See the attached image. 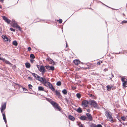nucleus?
Returning a JSON list of instances; mask_svg holds the SVG:
<instances>
[{
	"label": "nucleus",
	"instance_id": "4d7b16f0",
	"mask_svg": "<svg viewBox=\"0 0 127 127\" xmlns=\"http://www.w3.org/2000/svg\"><path fill=\"white\" fill-rule=\"evenodd\" d=\"M112 77H110L109 78L110 79H112Z\"/></svg>",
	"mask_w": 127,
	"mask_h": 127
},
{
	"label": "nucleus",
	"instance_id": "a211bd4d",
	"mask_svg": "<svg viewBox=\"0 0 127 127\" xmlns=\"http://www.w3.org/2000/svg\"><path fill=\"white\" fill-rule=\"evenodd\" d=\"M68 118L70 120L74 121L75 120V118L72 116L69 115L68 116Z\"/></svg>",
	"mask_w": 127,
	"mask_h": 127
},
{
	"label": "nucleus",
	"instance_id": "0e129e2a",
	"mask_svg": "<svg viewBox=\"0 0 127 127\" xmlns=\"http://www.w3.org/2000/svg\"><path fill=\"white\" fill-rule=\"evenodd\" d=\"M1 55L0 54V56H1Z\"/></svg>",
	"mask_w": 127,
	"mask_h": 127
},
{
	"label": "nucleus",
	"instance_id": "b1692460",
	"mask_svg": "<svg viewBox=\"0 0 127 127\" xmlns=\"http://www.w3.org/2000/svg\"><path fill=\"white\" fill-rule=\"evenodd\" d=\"M62 92V93L64 95H66L67 93L66 90L65 89L63 90Z\"/></svg>",
	"mask_w": 127,
	"mask_h": 127
},
{
	"label": "nucleus",
	"instance_id": "6e6d98bb",
	"mask_svg": "<svg viewBox=\"0 0 127 127\" xmlns=\"http://www.w3.org/2000/svg\"><path fill=\"white\" fill-rule=\"evenodd\" d=\"M0 8H2V7H1V6L0 5Z\"/></svg>",
	"mask_w": 127,
	"mask_h": 127
},
{
	"label": "nucleus",
	"instance_id": "cd10ccee",
	"mask_svg": "<svg viewBox=\"0 0 127 127\" xmlns=\"http://www.w3.org/2000/svg\"><path fill=\"white\" fill-rule=\"evenodd\" d=\"M76 96L77 98H80L81 97V95L79 93H77L76 94Z\"/></svg>",
	"mask_w": 127,
	"mask_h": 127
},
{
	"label": "nucleus",
	"instance_id": "052dcab7",
	"mask_svg": "<svg viewBox=\"0 0 127 127\" xmlns=\"http://www.w3.org/2000/svg\"><path fill=\"white\" fill-rule=\"evenodd\" d=\"M80 63H81L82 64H83V63L82 62H81Z\"/></svg>",
	"mask_w": 127,
	"mask_h": 127
},
{
	"label": "nucleus",
	"instance_id": "a878e982",
	"mask_svg": "<svg viewBox=\"0 0 127 127\" xmlns=\"http://www.w3.org/2000/svg\"><path fill=\"white\" fill-rule=\"evenodd\" d=\"M56 85L57 86H60L61 85V82L60 81H58L56 83Z\"/></svg>",
	"mask_w": 127,
	"mask_h": 127
},
{
	"label": "nucleus",
	"instance_id": "603ef678",
	"mask_svg": "<svg viewBox=\"0 0 127 127\" xmlns=\"http://www.w3.org/2000/svg\"><path fill=\"white\" fill-rule=\"evenodd\" d=\"M112 74V78H113L114 77L113 75Z\"/></svg>",
	"mask_w": 127,
	"mask_h": 127
},
{
	"label": "nucleus",
	"instance_id": "412c9836",
	"mask_svg": "<svg viewBox=\"0 0 127 127\" xmlns=\"http://www.w3.org/2000/svg\"><path fill=\"white\" fill-rule=\"evenodd\" d=\"M26 67L27 68H29L31 67L30 64L29 63H26L25 64Z\"/></svg>",
	"mask_w": 127,
	"mask_h": 127
},
{
	"label": "nucleus",
	"instance_id": "f8f14e48",
	"mask_svg": "<svg viewBox=\"0 0 127 127\" xmlns=\"http://www.w3.org/2000/svg\"><path fill=\"white\" fill-rule=\"evenodd\" d=\"M46 60L47 61H48L50 64H53L54 63V61L49 58H48L46 59Z\"/></svg>",
	"mask_w": 127,
	"mask_h": 127
},
{
	"label": "nucleus",
	"instance_id": "8fccbe9b",
	"mask_svg": "<svg viewBox=\"0 0 127 127\" xmlns=\"http://www.w3.org/2000/svg\"><path fill=\"white\" fill-rule=\"evenodd\" d=\"M23 90L24 91H26L27 90V89H26V88H23Z\"/></svg>",
	"mask_w": 127,
	"mask_h": 127
},
{
	"label": "nucleus",
	"instance_id": "2eb2a0df",
	"mask_svg": "<svg viewBox=\"0 0 127 127\" xmlns=\"http://www.w3.org/2000/svg\"><path fill=\"white\" fill-rule=\"evenodd\" d=\"M6 102H4L3 104L1 105V109L5 110L6 108Z\"/></svg>",
	"mask_w": 127,
	"mask_h": 127
},
{
	"label": "nucleus",
	"instance_id": "6ab92c4d",
	"mask_svg": "<svg viewBox=\"0 0 127 127\" xmlns=\"http://www.w3.org/2000/svg\"><path fill=\"white\" fill-rule=\"evenodd\" d=\"M90 65L91 67L92 68H93L96 66V65L95 64L91 63Z\"/></svg>",
	"mask_w": 127,
	"mask_h": 127
},
{
	"label": "nucleus",
	"instance_id": "09e8293b",
	"mask_svg": "<svg viewBox=\"0 0 127 127\" xmlns=\"http://www.w3.org/2000/svg\"><path fill=\"white\" fill-rule=\"evenodd\" d=\"M28 79H30L31 80H32V78L31 77H28Z\"/></svg>",
	"mask_w": 127,
	"mask_h": 127
},
{
	"label": "nucleus",
	"instance_id": "7c9ffc66",
	"mask_svg": "<svg viewBox=\"0 0 127 127\" xmlns=\"http://www.w3.org/2000/svg\"><path fill=\"white\" fill-rule=\"evenodd\" d=\"M121 119L125 121V120L126 119V118L125 117H124V116H123L121 117Z\"/></svg>",
	"mask_w": 127,
	"mask_h": 127
},
{
	"label": "nucleus",
	"instance_id": "f03ea898",
	"mask_svg": "<svg viewBox=\"0 0 127 127\" xmlns=\"http://www.w3.org/2000/svg\"><path fill=\"white\" fill-rule=\"evenodd\" d=\"M89 104L95 108H98V104L94 100H90L89 102Z\"/></svg>",
	"mask_w": 127,
	"mask_h": 127
},
{
	"label": "nucleus",
	"instance_id": "1a4fd4ad",
	"mask_svg": "<svg viewBox=\"0 0 127 127\" xmlns=\"http://www.w3.org/2000/svg\"><path fill=\"white\" fill-rule=\"evenodd\" d=\"M55 92L56 93V95L58 96V97L59 98H62V96L61 95L60 93L57 90L55 91Z\"/></svg>",
	"mask_w": 127,
	"mask_h": 127
},
{
	"label": "nucleus",
	"instance_id": "bb28decb",
	"mask_svg": "<svg viewBox=\"0 0 127 127\" xmlns=\"http://www.w3.org/2000/svg\"><path fill=\"white\" fill-rule=\"evenodd\" d=\"M78 124L79 127H83L84 125H82L80 122H79Z\"/></svg>",
	"mask_w": 127,
	"mask_h": 127
},
{
	"label": "nucleus",
	"instance_id": "ddd939ff",
	"mask_svg": "<svg viewBox=\"0 0 127 127\" xmlns=\"http://www.w3.org/2000/svg\"><path fill=\"white\" fill-rule=\"evenodd\" d=\"M73 63L75 65H78L80 63V61L78 60H75L73 61Z\"/></svg>",
	"mask_w": 127,
	"mask_h": 127
},
{
	"label": "nucleus",
	"instance_id": "20e7f679",
	"mask_svg": "<svg viewBox=\"0 0 127 127\" xmlns=\"http://www.w3.org/2000/svg\"><path fill=\"white\" fill-rule=\"evenodd\" d=\"M51 103L55 108L57 109L59 111L61 110V108L59 106L58 104L57 103L52 101L51 102Z\"/></svg>",
	"mask_w": 127,
	"mask_h": 127
},
{
	"label": "nucleus",
	"instance_id": "f257e3e1",
	"mask_svg": "<svg viewBox=\"0 0 127 127\" xmlns=\"http://www.w3.org/2000/svg\"><path fill=\"white\" fill-rule=\"evenodd\" d=\"M105 114L107 119H109V121H110L112 123L114 122L113 119L111 116V114L109 111H106Z\"/></svg>",
	"mask_w": 127,
	"mask_h": 127
},
{
	"label": "nucleus",
	"instance_id": "c756f323",
	"mask_svg": "<svg viewBox=\"0 0 127 127\" xmlns=\"http://www.w3.org/2000/svg\"><path fill=\"white\" fill-rule=\"evenodd\" d=\"M54 66H50V67L49 70H54Z\"/></svg>",
	"mask_w": 127,
	"mask_h": 127
},
{
	"label": "nucleus",
	"instance_id": "9b49d317",
	"mask_svg": "<svg viewBox=\"0 0 127 127\" xmlns=\"http://www.w3.org/2000/svg\"><path fill=\"white\" fill-rule=\"evenodd\" d=\"M79 118L81 120H82L88 121L87 117H86L85 116H81Z\"/></svg>",
	"mask_w": 127,
	"mask_h": 127
},
{
	"label": "nucleus",
	"instance_id": "72a5a7b5",
	"mask_svg": "<svg viewBox=\"0 0 127 127\" xmlns=\"http://www.w3.org/2000/svg\"><path fill=\"white\" fill-rule=\"evenodd\" d=\"M46 100L47 101L50 102V103L51 101H52L51 99L49 98H47Z\"/></svg>",
	"mask_w": 127,
	"mask_h": 127
},
{
	"label": "nucleus",
	"instance_id": "f3484780",
	"mask_svg": "<svg viewBox=\"0 0 127 127\" xmlns=\"http://www.w3.org/2000/svg\"><path fill=\"white\" fill-rule=\"evenodd\" d=\"M2 37L5 41H7L8 40V38L5 36L2 35Z\"/></svg>",
	"mask_w": 127,
	"mask_h": 127
},
{
	"label": "nucleus",
	"instance_id": "de8ad7c7",
	"mask_svg": "<svg viewBox=\"0 0 127 127\" xmlns=\"http://www.w3.org/2000/svg\"><path fill=\"white\" fill-rule=\"evenodd\" d=\"M4 110L3 109H0L1 111V113L3 112Z\"/></svg>",
	"mask_w": 127,
	"mask_h": 127
},
{
	"label": "nucleus",
	"instance_id": "2f4dec72",
	"mask_svg": "<svg viewBox=\"0 0 127 127\" xmlns=\"http://www.w3.org/2000/svg\"><path fill=\"white\" fill-rule=\"evenodd\" d=\"M123 82V86H125L126 85L127 83V81H124Z\"/></svg>",
	"mask_w": 127,
	"mask_h": 127
},
{
	"label": "nucleus",
	"instance_id": "13d9d810",
	"mask_svg": "<svg viewBox=\"0 0 127 127\" xmlns=\"http://www.w3.org/2000/svg\"><path fill=\"white\" fill-rule=\"evenodd\" d=\"M4 0H0L2 1H4Z\"/></svg>",
	"mask_w": 127,
	"mask_h": 127
},
{
	"label": "nucleus",
	"instance_id": "e2e57ef3",
	"mask_svg": "<svg viewBox=\"0 0 127 127\" xmlns=\"http://www.w3.org/2000/svg\"><path fill=\"white\" fill-rule=\"evenodd\" d=\"M10 40H9V42H10Z\"/></svg>",
	"mask_w": 127,
	"mask_h": 127
},
{
	"label": "nucleus",
	"instance_id": "79ce46f5",
	"mask_svg": "<svg viewBox=\"0 0 127 127\" xmlns=\"http://www.w3.org/2000/svg\"><path fill=\"white\" fill-rule=\"evenodd\" d=\"M10 30L11 31H12L13 32H14L15 31V30L13 29L12 28H10Z\"/></svg>",
	"mask_w": 127,
	"mask_h": 127
},
{
	"label": "nucleus",
	"instance_id": "423d86ee",
	"mask_svg": "<svg viewBox=\"0 0 127 127\" xmlns=\"http://www.w3.org/2000/svg\"><path fill=\"white\" fill-rule=\"evenodd\" d=\"M36 79L40 81L43 84H44L45 83V82L46 80L43 77H41L39 76L38 77H37Z\"/></svg>",
	"mask_w": 127,
	"mask_h": 127
},
{
	"label": "nucleus",
	"instance_id": "e433bc0d",
	"mask_svg": "<svg viewBox=\"0 0 127 127\" xmlns=\"http://www.w3.org/2000/svg\"><path fill=\"white\" fill-rule=\"evenodd\" d=\"M90 127H96V125L94 124H92L90 126Z\"/></svg>",
	"mask_w": 127,
	"mask_h": 127
},
{
	"label": "nucleus",
	"instance_id": "0eeeda50",
	"mask_svg": "<svg viewBox=\"0 0 127 127\" xmlns=\"http://www.w3.org/2000/svg\"><path fill=\"white\" fill-rule=\"evenodd\" d=\"M89 103L87 100H84L82 102V105L84 107H88L89 106L88 105Z\"/></svg>",
	"mask_w": 127,
	"mask_h": 127
},
{
	"label": "nucleus",
	"instance_id": "7ed1b4c3",
	"mask_svg": "<svg viewBox=\"0 0 127 127\" xmlns=\"http://www.w3.org/2000/svg\"><path fill=\"white\" fill-rule=\"evenodd\" d=\"M44 85L46 87H49V88L52 91H54L55 89L50 83L46 81L45 82V83Z\"/></svg>",
	"mask_w": 127,
	"mask_h": 127
},
{
	"label": "nucleus",
	"instance_id": "680f3d73",
	"mask_svg": "<svg viewBox=\"0 0 127 127\" xmlns=\"http://www.w3.org/2000/svg\"><path fill=\"white\" fill-rule=\"evenodd\" d=\"M123 125H124V123H123Z\"/></svg>",
	"mask_w": 127,
	"mask_h": 127
},
{
	"label": "nucleus",
	"instance_id": "4468645a",
	"mask_svg": "<svg viewBox=\"0 0 127 127\" xmlns=\"http://www.w3.org/2000/svg\"><path fill=\"white\" fill-rule=\"evenodd\" d=\"M13 26L14 27H16V28H19V30H21V28L17 24L14 23L13 24Z\"/></svg>",
	"mask_w": 127,
	"mask_h": 127
},
{
	"label": "nucleus",
	"instance_id": "c9c22d12",
	"mask_svg": "<svg viewBox=\"0 0 127 127\" xmlns=\"http://www.w3.org/2000/svg\"><path fill=\"white\" fill-rule=\"evenodd\" d=\"M28 86L29 87V88H30V89H32V85L31 84H29L28 85Z\"/></svg>",
	"mask_w": 127,
	"mask_h": 127
},
{
	"label": "nucleus",
	"instance_id": "c03bdc74",
	"mask_svg": "<svg viewBox=\"0 0 127 127\" xmlns=\"http://www.w3.org/2000/svg\"><path fill=\"white\" fill-rule=\"evenodd\" d=\"M28 50L29 51L31 50V48L30 47H29L28 48Z\"/></svg>",
	"mask_w": 127,
	"mask_h": 127
},
{
	"label": "nucleus",
	"instance_id": "a18cd8bd",
	"mask_svg": "<svg viewBox=\"0 0 127 127\" xmlns=\"http://www.w3.org/2000/svg\"><path fill=\"white\" fill-rule=\"evenodd\" d=\"M124 79H125V78H122V79H121V80L123 82L124 81Z\"/></svg>",
	"mask_w": 127,
	"mask_h": 127
},
{
	"label": "nucleus",
	"instance_id": "a19ab883",
	"mask_svg": "<svg viewBox=\"0 0 127 127\" xmlns=\"http://www.w3.org/2000/svg\"><path fill=\"white\" fill-rule=\"evenodd\" d=\"M127 23V21H125L124 20L122 21V23Z\"/></svg>",
	"mask_w": 127,
	"mask_h": 127
},
{
	"label": "nucleus",
	"instance_id": "bf43d9fd",
	"mask_svg": "<svg viewBox=\"0 0 127 127\" xmlns=\"http://www.w3.org/2000/svg\"><path fill=\"white\" fill-rule=\"evenodd\" d=\"M119 121H120V122H121V123H122V122H121V120H119Z\"/></svg>",
	"mask_w": 127,
	"mask_h": 127
},
{
	"label": "nucleus",
	"instance_id": "39448f33",
	"mask_svg": "<svg viewBox=\"0 0 127 127\" xmlns=\"http://www.w3.org/2000/svg\"><path fill=\"white\" fill-rule=\"evenodd\" d=\"M37 66L38 69L39 70L40 72H41L42 74L44 73L45 72V70L44 66H39L38 65H37Z\"/></svg>",
	"mask_w": 127,
	"mask_h": 127
},
{
	"label": "nucleus",
	"instance_id": "4be33fe9",
	"mask_svg": "<svg viewBox=\"0 0 127 127\" xmlns=\"http://www.w3.org/2000/svg\"><path fill=\"white\" fill-rule=\"evenodd\" d=\"M77 111L79 113H81L82 111V110L80 107H79L77 110Z\"/></svg>",
	"mask_w": 127,
	"mask_h": 127
},
{
	"label": "nucleus",
	"instance_id": "473e14b6",
	"mask_svg": "<svg viewBox=\"0 0 127 127\" xmlns=\"http://www.w3.org/2000/svg\"><path fill=\"white\" fill-rule=\"evenodd\" d=\"M102 62L101 61H99L97 62V64L98 65H100V63H102Z\"/></svg>",
	"mask_w": 127,
	"mask_h": 127
},
{
	"label": "nucleus",
	"instance_id": "37998d69",
	"mask_svg": "<svg viewBox=\"0 0 127 127\" xmlns=\"http://www.w3.org/2000/svg\"><path fill=\"white\" fill-rule=\"evenodd\" d=\"M30 58L31 59H34L35 58V56H30Z\"/></svg>",
	"mask_w": 127,
	"mask_h": 127
},
{
	"label": "nucleus",
	"instance_id": "c85d7f7f",
	"mask_svg": "<svg viewBox=\"0 0 127 127\" xmlns=\"http://www.w3.org/2000/svg\"><path fill=\"white\" fill-rule=\"evenodd\" d=\"M107 89H109V90H111L112 88V86H110L109 85H107Z\"/></svg>",
	"mask_w": 127,
	"mask_h": 127
},
{
	"label": "nucleus",
	"instance_id": "ea45409f",
	"mask_svg": "<svg viewBox=\"0 0 127 127\" xmlns=\"http://www.w3.org/2000/svg\"><path fill=\"white\" fill-rule=\"evenodd\" d=\"M59 21V23H61L62 22V19H59L58 20Z\"/></svg>",
	"mask_w": 127,
	"mask_h": 127
},
{
	"label": "nucleus",
	"instance_id": "49530a36",
	"mask_svg": "<svg viewBox=\"0 0 127 127\" xmlns=\"http://www.w3.org/2000/svg\"><path fill=\"white\" fill-rule=\"evenodd\" d=\"M34 61V60H33V59H31L30 60V62L32 63H33V62Z\"/></svg>",
	"mask_w": 127,
	"mask_h": 127
},
{
	"label": "nucleus",
	"instance_id": "5fc2aeb1",
	"mask_svg": "<svg viewBox=\"0 0 127 127\" xmlns=\"http://www.w3.org/2000/svg\"><path fill=\"white\" fill-rule=\"evenodd\" d=\"M66 47H67V43H66Z\"/></svg>",
	"mask_w": 127,
	"mask_h": 127
},
{
	"label": "nucleus",
	"instance_id": "5701e85b",
	"mask_svg": "<svg viewBox=\"0 0 127 127\" xmlns=\"http://www.w3.org/2000/svg\"><path fill=\"white\" fill-rule=\"evenodd\" d=\"M44 88L41 86H39L38 87V90L39 91H44Z\"/></svg>",
	"mask_w": 127,
	"mask_h": 127
},
{
	"label": "nucleus",
	"instance_id": "9d476101",
	"mask_svg": "<svg viewBox=\"0 0 127 127\" xmlns=\"http://www.w3.org/2000/svg\"><path fill=\"white\" fill-rule=\"evenodd\" d=\"M2 18L5 21V22L8 24L10 22V20L5 16H3Z\"/></svg>",
	"mask_w": 127,
	"mask_h": 127
},
{
	"label": "nucleus",
	"instance_id": "f704fd0d",
	"mask_svg": "<svg viewBox=\"0 0 127 127\" xmlns=\"http://www.w3.org/2000/svg\"><path fill=\"white\" fill-rule=\"evenodd\" d=\"M89 96H90L91 97H92V98H94V96L93 95H92V94H89Z\"/></svg>",
	"mask_w": 127,
	"mask_h": 127
},
{
	"label": "nucleus",
	"instance_id": "3c124183",
	"mask_svg": "<svg viewBox=\"0 0 127 127\" xmlns=\"http://www.w3.org/2000/svg\"><path fill=\"white\" fill-rule=\"evenodd\" d=\"M87 112H90V110L89 109H88L87 110Z\"/></svg>",
	"mask_w": 127,
	"mask_h": 127
},
{
	"label": "nucleus",
	"instance_id": "6e6552de",
	"mask_svg": "<svg viewBox=\"0 0 127 127\" xmlns=\"http://www.w3.org/2000/svg\"><path fill=\"white\" fill-rule=\"evenodd\" d=\"M86 115L87 116V119H88L90 121H92L93 118L91 114L89 113H87Z\"/></svg>",
	"mask_w": 127,
	"mask_h": 127
},
{
	"label": "nucleus",
	"instance_id": "aec40b11",
	"mask_svg": "<svg viewBox=\"0 0 127 127\" xmlns=\"http://www.w3.org/2000/svg\"><path fill=\"white\" fill-rule=\"evenodd\" d=\"M2 116H3V119L5 124H6L7 123V121L6 120V118L5 114L4 113L2 114Z\"/></svg>",
	"mask_w": 127,
	"mask_h": 127
},
{
	"label": "nucleus",
	"instance_id": "864d4df0",
	"mask_svg": "<svg viewBox=\"0 0 127 127\" xmlns=\"http://www.w3.org/2000/svg\"><path fill=\"white\" fill-rule=\"evenodd\" d=\"M30 56H34V54H30Z\"/></svg>",
	"mask_w": 127,
	"mask_h": 127
},
{
	"label": "nucleus",
	"instance_id": "dca6fc26",
	"mask_svg": "<svg viewBox=\"0 0 127 127\" xmlns=\"http://www.w3.org/2000/svg\"><path fill=\"white\" fill-rule=\"evenodd\" d=\"M30 72L36 79H37V77H38L39 76H38L36 74L34 73L31 72Z\"/></svg>",
	"mask_w": 127,
	"mask_h": 127
},
{
	"label": "nucleus",
	"instance_id": "393cba45",
	"mask_svg": "<svg viewBox=\"0 0 127 127\" xmlns=\"http://www.w3.org/2000/svg\"><path fill=\"white\" fill-rule=\"evenodd\" d=\"M13 44L14 45L16 46H17L18 45V43H17V41L16 40L14 41L13 42Z\"/></svg>",
	"mask_w": 127,
	"mask_h": 127
},
{
	"label": "nucleus",
	"instance_id": "4c0bfd02",
	"mask_svg": "<svg viewBox=\"0 0 127 127\" xmlns=\"http://www.w3.org/2000/svg\"><path fill=\"white\" fill-rule=\"evenodd\" d=\"M46 68L48 70H49L50 66L48 65H46L45 66Z\"/></svg>",
	"mask_w": 127,
	"mask_h": 127
},
{
	"label": "nucleus",
	"instance_id": "58836bf2",
	"mask_svg": "<svg viewBox=\"0 0 127 127\" xmlns=\"http://www.w3.org/2000/svg\"><path fill=\"white\" fill-rule=\"evenodd\" d=\"M96 127H102V126L100 124H98L97 125H96Z\"/></svg>",
	"mask_w": 127,
	"mask_h": 127
}]
</instances>
